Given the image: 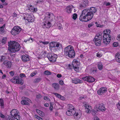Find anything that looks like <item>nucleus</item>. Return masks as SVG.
<instances>
[{"instance_id": "1", "label": "nucleus", "mask_w": 120, "mask_h": 120, "mask_svg": "<svg viewBox=\"0 0 120 120\" xmlns=\"http://www.w3.org/2000/svg\"><path fill=\"white\" fill-rule=\"evenodd\" d=\"M97 11L96 8L92 7L83 10L79 17V20L81 21L87 22L91 20L94 14Z\"/></svg>"}, {"instance_id": "2", "label": "nucleus", "mask_w": 120, "mask_h": 120, "mask_svg": "<svg viewBox=\"0 0 120 120\" xmlns=\"http://www.w3.org/2000/svg\"><path fill=\"white\" fill-rule=\"evenodd\" d=\"M8 50L10 51V55L12 53H15L19 50L20 46L18 43L16 41H10L8 42ZM8 53L9 54V52Z\"/></svg>"}, {"instance_id": "3", "label": "nucleus", "mask_w": 120, "mask_h": 120, "mask_svg": "<svg viewBox=\"0 0 120 120\" xmlns=\"http://www.w3.org/2000/svg\"><path fill=\"white\" fill-rule=\"evenodd\" d=\"M49 47L50 49L54 52L59 51L62 48L61 44L56 41L50 42L49 44Z\"/></svg>"}, {"instance_id": "4", "label": "nucleus", "mask_w": 120, "mask_h": 120, "mask_svg": "<svg viewBox=\"0 0 120 120\" xmlns=\"http://www.w3.org/2000/svg\"><path fill=\"white\" fill-rule=\"evenodd\" d=\"M64 55L68 56L70 58H73L75 57V52L73 47L69 45L65 47L64 49Z\"/></svg>"}, {"instance_id": "5", "label": "nucleus", "mask_w": 120, "mask_h": 120, "mask_svg": "<svg viewBox=\"0 0 120 120\" xmlns=\"http://www.w3.org/2000/svg\"><path fill=\"white\" fill-rule=\"evenodd\" d=\"M47 57L49 61L52 63L55 62L57 57L56 54L51 52H49L47 54Z\"/></svg>"}, {"instance_id": "6", "label": "nucleus", "mask_w": 120, "mask_h": 120, "mask_svg": "<svg viewBox=\"0 0 120 120\" xmlns=\"http://www.w3.org/2000/svg\"><path fill=\"white\" fill-rule=\"evenodd\" d=\"M21 28L18 26H14L11 31V34L13 35H16L20 32Z\"/></svg>"}, {"instance_id": "7", "label": "nucleus", "mask_w": 120, "mask_h": 120, "mask_svg": "<svg viewBox=\"0 0 120 120\" xmlns=\"http://www.w3.org/2000/svg\"><path fill=\"white\" fill-rule=\"evenodd\" d=\"M11 115L14 117L15 119L18 120H20L21 116L18 114L19 111L16 109L12 110L10 112Z\"/></svg>"}, {"instance_id": "8", "label": "nucleus", "mask_w": 120, "mask_h": 120, "mask_svg": "<svg viewBox=\"0 0 120 120\" xmlns=\"http://www.w3.org/2000/svg\"><path fill=\"white\" fill-rule=\"evenodd\" d=\"M54 17L53 14L51 12H47L45 15L44 19L46 21H51Z\"/></svg>"}, {"instance_id": "9", "label": "nucleus", "mask_w": 120, "mask_h": 120, "mask_svg": "<svg viewBox=\"0 0 120 120\" xmlns=\"http://www.w3.org/2000/svg\"><path fill=\"white\" fill-rule=\"evenodd\" d=\"M110 30H106V31H104L103 32V37H104L109 38H111V36L110 34Z\"/></svg>"}, {"instance_id": "10", "label": "nucleus", "mask_w": 120, "mask_h": 120, "mask_svg": "<svg viewBox=\"0 0 120 120\" xmlns=\"http://www.w3.org/2000/svg\"><path fill=\"white\" fill-rule=\"evenodd\" d=\"M96 108L97 109H98L97 110V111H99L100 110L102 111H104L106 110V109L105 108L104 104L102 103L99 104V107H96Z\"/></svg>"}, {"instance_id": "11", "label": "nucleus", "mask_w": 120, "mask_h": 120, "mask_svg": "<svg viewBox=\"0 0 120 120\" xmlns=\"http://www.w3.org/2000/svg\"><path fill=\"white\" fill-rule=\"evenodd\" d=\"M75 119H79L82 116V113L80 111H79L77 112L75 111V112L74 115H73Z\"/></svg>"}, {"instance_id": "12", "label": "nucleus", "mask_w": 120, "mask_h": 120, "mask_svg": "<svg viewBox=\"0 0 120 120\" xmlns=\"http://www.w3.org/2000/svg\"><path fill=\"white\" fill-rule=\"evenodd\" d=\"M107 90V88L105 87L101 88L100 90H98V94L101 95L103 94L104 93L106 92Z\"/></svg>"}, {"instance_id": "13", "label": "nucleus", "mask_w": 120, "mask_h": 120, "mask_svg": "<svg viewBox=\"0 0 120 120\" xmlns=\"http://www.w3.org/2000/svg\"><path fill=\"white\" fill-rule=\"evenodd\" d=\"M3 65H5L8 68H10L11 67L12 64L9 61L5 60L4 61Z\"/></svg>"}, {"instance_id": "14", "label": "nucleus", "mask_w": 120, "mask_h": 120, "mask_svg": "<svg viewBox=\"0 0 120 120\" xmlns=\"http://www.w3.org/2000/svg\"><path fill=\"white\" fill-rule=\"evenodd\" d=\"M26 17H27V20L29 22H32L34 21V17H32L31 15L27 14L26 15Z\"/></svg>"}, {"instance_id": "15", "label": "nucleus", "mask_w": 120, "mask_h": 120, "mask_svg": "<svg viewBox=\"0 0 120 120\" xmlns=\"http://www.w3.org/2000/svg\"><path fill=\"white\" fill-rule=\"evenodd\" d=\"M102 34H98L96 35L95 38L93 40H96L101 41V40L102 39Z\"/></svg>"}, {"instance_id": "16", "label": "nucleus", "mask_w": 120, "mask_h": 120, "mask_svg": "<svg viewBox=\"0 0 120 120\" xmlns=\"http://www.w3.org/2000/svg\"><path fill=\"white\" fill-rule=\"evenodd\" d=\"M111 38H109L103 37L104 43L106 45L109 44L110 42Z\"/></svg>"}, {"instance_id": "17", "label": "nucleus", "mask_w": 120, "mask_h": 120, "mask_svg": "<svg viewBox=\"0 0 120 120\" xmlns=\"http://www.w3.org/2000/svg\"><path fill=\"white\" fill-rule=\"evenodd\" d=\"M21 57L22 60L24 62H27L30 60L28 56L27 55H22Z\"/></svg>"}, {"instance_id": "18", "label": "nucleus", "mask_w": 120, "mask_h": 120, "mask_svg": "<svg viewBox=\"0 0 120 120\" xmlns=\"http://www.w3.org/2000/svg\"><path fill=\"white\" fill-rule=\"evenodd\" d=\"M16 82H15V84H20L21 85H22L23 84V81L21 79H19V77L18 76H16Z\"/></svg>"}, {"instance_id": "19", "label": "nucleus", "mask_w": 120, "mask_h": 120, "mask_svg": "<svg viewBox=\"0 0 120 120\" xmlns=\"http://www.w3.org/2000/svg\"><path fill=\"white\" fill-rule=\"evenodd\" d=\"M80 64L79 62L75 59H74L72 62V65L73 67L79 66Z\"/></svg>"}, {"instance_id": "20", "label": "nucleus", "mask_w": 120, "mask_h": 120, "mask_svg": "<svg viewBox=\"0 0 120 120\" xmlns=\"http://www.w3.org/2000/svg\"><path fill=\"white\" fill-rule=\"evenodd\" d=\"M75 112V110H73L72 111L68 110L66 112V114L68 116H73Z\"/></svg>"}, {"instance_id": "21", "label": "nucleus", "mask_w": 120, "mask_h": 120, "mask_svg": "<svg viewBox=\"0 0 120 120\" xmlns=\"http://www.w3.org/2000/svg\"><path fill=\"white\" fill-rule=\"evenodd\" d=\"M52 87L56 90H58L59 89V85L58 83H53L52 84Z\"/></svg>"}, {"instance_id": "22", "label": "nucleus", "mask_w": 120, "mask_h": 120, "mask_svg": "<svg viewBox=\"0 0 120 120\" xmlns=\"http://www.w3.org/2000/svg\"><path fill=\"white\" fill-rule=\"evenodd\" d=\"M115 57L116 61L118 63H120V53H116Z\"/></svg>"}, {"instance_id": "23", "label": "nucleus", "mask_w": 120, "mask_h": 120, "mask_svg": "<svg viewBox=\"0 0 120 120\" xmlns=\"http://www.w3.org/2000/svg\"><path fill=\"white\" fill-rule=\"evenodd\" d=\"M82 81L78 79H75L73 80V82L75 84H77L79 83H82Z\"/></svg>"}, {"instance_id": "24", "label": "nucleus", "mask_w": 120, "mask_h": 120, "mask_svg": "<svg viewBox=\"0 0 120 120\" xmlns=\"http://www.w3.org/2000/svg\"><path fill=\"white\" fill-rule=\"evenodd\" d=\"M73 7V6L72 5L67 7L66 9V10L67 12L69 13H71L72 11V8Z\"/></svg>"}, {"instance_id": "25", "label": "nucleus", "mask_w": 120, "mask_h": 120, "mask_svg": "<svg viewBox=\"0 0 120 120\" xmlns=\"http://www.w3.org/2000/svg\"><path fill=\"white\" fill-rule=\"evenodd\" d=\"M88 82H94L95 80L94 78L91 76H88Z\"/></svg>"}, {"instance_id": "26", "label": "nucleus", "mask_w": 120, "mask_h": 120, "mask_svg": "<svg viewBox=\"0 0 120 120\" xmlns=\"http://www.w3.org/2000/svg\"><path fill=\"white\" fill-rule=\"evenodd\" d=\"M68 110L72 111L76 110L74 107L71 105L69 104L68 105Z\"/></svg>"}, {"instance_id": "27", "label": "nucleus", "mask_w": 120, "mask_h": 120, "mask_svg": "<svg viewBox=\"0 0 120 120\" xmlns=\"http://www.w3.org/2000/svg\"><path fill=\"white\" fill-rule=\"evenodd\" d=\"M36 111L40 116H44V113L43 112L37 109H36Z\"/></svg>"}, {"instance_id": "28", "label": "nucleus", "mask_w": 120, "mask_h": 120, "mask_svg": "<svg viewBox=\"0 0 120 120\" xmlns=\"http://www.w3.org/2000/svg\"><path fill=\"white\" fill-rule=\"evenodd\" d=\"M90 71L92 73L95 74L97 72V68L96 67L93 68H91Z\"/></svg>"}, {"instance_id": "29", "label": "nucleus", "mask_w": 120, "mask_h": 120, "mask_svg": "<svg viewBox=\"0 0 120 120\" xmlns=\"http://www.w3.org/2000/svg\"><path fill=\"white\" fill-rule=\"evenodd\" d=\"M5 26V24H4L3 26L0 27V33H3L4 32V28Z\"/></svg>"}, {"instance_id": "30", "label": "nucleus", "mask_w": 120, "mask_h": 120, "mask_svg": "<svg viewBox=\"0 0 120 120\" xmlns=\"http://www.w3.org/2000/svg\"><path fill=\"white\" fill-rule=\"evenodd\" d=\"M98 66L100 70H101L103 69V65L102 63L100 62L98 63Z\"/></svg>"}, {"instance_id": "31", "label": "nucleus", "mask_w": 120, "mask_h": 120, "mask_svg": "<svg viewBox=\"0 0 120 120\" xmlns=\"http://www.w3.org/2000/svg\"><path fill=\"white\" fill-rule=\"evenodd\" d=\"M95 43V45L97 46H99L101 45V41H97L96 40H93Z\"/></svg>"}, {"instance_id": "32", "label": "nucleus", "mask_w": 120, "mask_h": 120, "mask_svg": "<svg viewBox=\"0 0 120 120\" xmlns=\"http://www.w3.org/2000/svg\"><path fill=\"white\" fill-rule=\"evenodd\" d=\"M21 103L22 105H29L30 104L29 102L24 100H22L21 101Z\"/></svg>"}, {"instance_id": "33", "label": "nucleus", "mask_w": 120, "mask_h": 120, "mask_svg": "<svg viewBox=\"0 0 120 120\" xmlns=\"http://www.w3.org/2000/svg\"><path fill=\"white\" fill-rule=\"evenodd\" d=\"M46 21H45V23H44V25H43V28H49L50 27V25H48L47 24V23Z\"/></svg>"}, {"instance_id": "34", "label": "nucleus", "mask_w": 120, "mask_h": 120, "mask_svg": "<svg viewBox=\"0 0 120 120\" xmlns=\"http://www.w3.org/2000/svg\"><path fill=\"white\" fill-rule=\"evenodd\" d=\"M41 80L40 78H38L35 79L34 80V82L35 83H37L39 82Z\"/></svg>"}, {"instance_id": "35", "label": "nucleus", "mask_w": 120, "mask_h": 120, "mask_svg": "<svg viewBox=\"0 0 120 120\" xmlns=\"http://www.w3.org/2000/svg\"><path fill=\"white\" fill-rule=\"evenodd\" d=\"M14 117L11 115H8L7 118V120H15Z\"/></svg>"}, {"instance_id": "36", "label": "nucleus", "mask_w": 120, "mask_h": 120, "mask_svg": "<svg viewBox=\"0 0 120 120\" xmlns=\"http://www.w3.org/2000/svg\"><path fill=\"white\" fill-rule=\"evenodd\" d=\"M86 5H85L82 2L81 3V4H80L79 6V8L81 9L85 8L86 7Z\"/></svg>"}, {"instance_id": "37", "label": "nucleus", "mask_w": 120, "mask_h": 120, "mask_svg": "<svg viewBox=\"0 0 120 120\" xmlns=\"http://www.w3.org/2000/svg\"><path fill=\"white\" fill-rule=\"evenodd\" d=\"M22 99L23 100L26 101H27L29 102H31V101L28 98L26 97H23L22 98Z\"/></svg>"}, {"instance_id": "38", "label": "nucleus", "mask_w": 120, "mask_h": 120, "mask_svg": "<svg viewBox=\"0 0 120 120\" xmlns=\"http://www.w3.org/2000/svg\"><path fill=\"white\" fill-rule=\"evenodd\" d=\"M0 105L1 108H3L4 106V101L2 99L0 100Z\"/></svg>"}, {"instance_id": "39", "label": "nucleus", "mask_w": 120, "mask_h": 120, "mask_svg": "<svg viewBox=\"0 0 120 120\" xmlns=\"http://www.w3.org/2000/svg\"><path fill=\"white\" fill-rule=\"evenodd\" d=\"M82 3L87 6L88 4L89 1L88 0H83Z\"/></svg>"}, {"instance_id": "40", "label": "nucleus", "mask_w": 120, "mask_h": 120, "mask_svg": "<svg viewBox=\"0 0 120 120\" xmlns=\"http://www.w3.org/2000/svg\"><path fill=\"white\" fill-rule=\"evenodd\" d=\"M95 109H96V110H95L94 109H92L91 111L92 113L94 115H95L96 113L98 112L97 111V110H98V109H97L96 107L95 108Z\"/></svg>"}, {"instance_id": "41", "label": "nucleus", "mask_w": 120, "mask_h": 120, "mask_svg": "<svg viewBox=\"0 0 120 120\" xmlns=\"http://www.w3.org/2000/svg\"><path fill=\"white\" fill-rule=\"evenodd\" d=\"M44 73L46 75H50L51 74V72L48 71H45Z\"/></svg>"}, {"instance_id": "42", "label": "nucleus", "mask_w": 120, "mask_h": 120, "mask_svg": "<svg viewBox=\"0 0 120 120\" xmlns=\"http://www.w3.org/2000/svg\"><path fill=\"white\" fill-rule=\"evenodd\" d=\"M91 108V106H90V108H87V109H85L86 112L89 113H90L91 112L90 109Z\"/></svg>"}, {"instance_id": "43", "label": "nucleus", "mask_w": 120, "mask_h": 120, "mask_svg": "<svg viewBox=\"0 0 120 120\" xmlns=\"http://www.w3.org/2000/svg\"><path fill=\"white\" fill-rule=\"evenodd\" d=\"M77 14L76 13H74L72 15V18L73 19L75 20L77 18Z\"/></svg>"}, {"instance_id": "44", "label": "nucleus", "mask_w": 120, "mask_h": 120, "mask_svg": "<svg viewBox=\"0 0 120 120\" xmlns=\"http://www.w3.org/2000/svg\"><path fill=\"white\" fill-rule=\"evenodd\" d=\"M73 67L75 71L77 72H79V66Z\"/></svg>"}, {"instance_id": "45", "label": "nucleus", "mask_w": 120, "mask_h": 120, "mask_svg": "<svg viewBox=\"0 0 120 120\" xmlns=\"http://www.w3.org/2000/svg\"><path fill=\"white\" fill-rule=\"evenodd\" d=\"M5 59V57L4 56H2L1 57L0 59V61L3 62L4 61Z\"/></svg>"}, {"instance_id": "46", "label": "nucleus", "mask_w": 120, "mask_h": 120, "mask_svg": "<svg viewBox=\"0 0 120 120\" xmlns=\"http://www.w3.org/2000/svg\"><path fill=\"white\" fill-rule=\"evenodd\" d=\"M55 96L59 98H60L61 95L57 93H53Z\"/></svg>"}, {"instance_id": "47", "label": "nucleus", "mask_w": 120, "mask_h": 120, "mask_svg": "<svg viewBox=\"0 0 120 120\" xmlns=\"http://www.w3.org/2000/svg\"><path fill=\"white\" fill-rule=\"evenodd\" d=\"M16 76L14 77L13 79L11 80V81L15 84V82H16Z\"/></svg>"}, {"instance_id": "48", "label": "nucleus", "mask_w": 120, "mask_h": 120, "mask_svg": "<svg viewBox=\"0 0 120 120\" xmlns=\"http://www.w3.org/2000/svg\"><path fill=\"white\" fill-rule=\"evenodd\" d=\"M6 39L7 38H3L2 40V43H5L6 42Z\"/></svg>"}, {"instance_id": "49", "label": "nucleus", "mask_w": 120, "mask_h": 120, "mask_svg": "<svg viewBox=\"0 0 120 120\" xmlns=\"http://www.w3.org/2000/svg\"><path fill=\"white\" fill-rule=\"evenodd\" d=\"M88 76H86L85 77H84L82 78V79L85 81H88Z\"/></svg>"}, {"instance_id": "50", "label": "nucleus", "mask_w": 120, "mask_h": 120, "mask_svg": "<svg viewBox=\"0 0 120 120\" xmlns=\"http://www.w3.org/2000/svg\"><path fill=\"white\" fill-rule=\"evenodd\" d=\"M53 103H52L51 102H50V106L49 109L51 110H52L53 109Z\"/></svg>"}, {"instance_id": "51", "label": "nucleus", "mask_w": 120, "mask_h": 120, "mask_svg": "<svg viewBox=\"0 0 120 120\" xmlns=\"http://www.w3.org/2000/svg\"><path fill=\"white\" fill-rule=\"evenodd\" d=\"M97 56L98 57H100L102 56V54L99 52H98L97 54Z\"/></svg>"}, {"instance_id": "52", "label": "nucleus", "mask_w": 120, "mask_h": 120, "mask_svg": "<svg viewBox=\"0 0 120 120\" xmlns=\"http://www.w3.org/2000/svg\"><path fill=\"white\" fill-rule=\"evenodd\" d=\"M19 76L20 77L22 78L23 77H26L25 74H24L21 73L20 74Z\"/></svg>"}, {"instance_id": "53", "label": "nucleus", "mask_w": 120, "mask_h": 120, "mask_svg": "<svg viewBox=\"0 0 120 120\" xmlns=\"http://www.w3.org/2000/svg\"><path fill=\"white\" fill-rule=\"evenodd\" d=\"M46 52H45V51L43 53V54L42 55V56L43 57H45L46 56H47V55H46Z\"/></svg>"}, {"instance_id": "54", "label": "nucleus", "mask_w": 120, "mask_h": 120, "mask_svg": "<svg viewBox=\"0 0 120 120\" xmlns=\"http://www.w3.org/2000/svg\"><path fill=\"white\" fill-rule=\"evenodd\" d=\"M94 120H100L99 118L97 116H95L94 117Z\"/></svg>"}, {"instance_id": "55", "label": "nucleus", "mask_w": 120, "mask_h": 120, "mask_svg": "<svg viewBox=\"0 0 120 120\" xmlns=\"http://www.w3.org/2000/svg\"><path fill=\"white\" fill-rule=\"evenodd\" d=\"M59 83L61 85H63L64 84V82L62 80H61L59 81Z\"/></svg>"}, {"instance_id": "56", "label": "nucleus", "mask_w": 120, "mask_h": 120, "mask_svg": "<svg viewBox=\"0 0 120 120\" xmlns=\"http://www.w3.org/2000/svg\"><path fill=\"white\" fill-rule=\"evenodd\" d=\"M118 43L116 42H114L113 43V46L115 47H117L118 46Z\"/></svg>"}, {"instance_id": "57", "label": "nucleus", "mask_w": 120, "mask_h": 120, "mask_svg": "<svg viewBox=\"0 0 120 120\" xmlns=\"http://www.w3.org/2000/svg\"><path fill=\"white\" fill-rule=\"evenodd\" d=\"M14 71H12L9 72L11 76H13L14 75Z\"/></svg>"}, {"instance_id": "58", "label": "nucleus", "mask_w": 120, "mask_h": 120, "mask_svg": "<svg viewBox=\"0 0 120 120\" xmlns=\"http://www.w3.org/2000/svg\"><path fill=\"white\" fill-rule=\"evenodd\" d=\"M84 106L85 107V109H87V108H90V106H90L89 105L86 104H85Z\"/></svg>"}, {"instance_id": "59", "label": "nucleus", "mask_w": 120, "mask_h": 120, "mask_svg": "<svg viewBox=\"0 0 120 120\" xmlns=\"http://www.w3.org/2000/svg\"><path fill=\"white\" fill-rule=\"evenodd\" d=\"M95 24H96V26L97 27H101V25L98 24V22H96Z\"/></svg>"}, {"instance_id": "60", "label": "nucleus", "mask_w": 120, "mask_h": 120, "mask_svg": "<svg viewBox=\"0 0 120 120\" xmlns=\"http://www.w3.org/2000/svg\"><path fill=\"white\" fill-rule=\"evenodd\" d=\"M0 117L1 118H5V116L1 113H0Z\"/></svg>"}, {"instance_id": "61", "label": "nucleus", "mask_w": 120, "mask_h": 120, "mask_svg": "<svg viewBox=\"0 0 120 120\" xmlns=\"http://www.w3.org/2000/svg\"><path fill=\"white\" fill-rule=\"evenodd\" d=\"M94 25V24L92 22L90 24H88V26L89 28L90 27Z\"/></svg>"}, {"instance_id": "62", "label": "nucleus", "mask_w": 120, "mask_h": 120, "mask_svg": "<svg viewBox=\"0 0 120 120\" xmlns=\"http://www.w3.org/2000/svg\"><path fill=\"white\" fill-rule=\"evenodd\" d=\"M30 39L32 40V41H31V42H32L33 41H34V40L33 38H31V37H30V38L29 39H28L27 40V41H29Z\"/></svg>"}, {"instance_id": "63", "label": "nucleus", "mask_w": 120, "mask_h": 120, "mask_svg": "<svg viewBox=\"0 0 120 120\" xmlns=\"http://www.w3.org/2000/svg\"><path fill=\"white\" fill-rule=\"evenodd\" d=\"M41 97V95L40 94H38V95H37V98H40Z\"/></svg>"}, {"instance_id": "64", "label": "nucleus", "mask_w": 120, "mask_h": 120, "mask_svg": "<svg viewBox=\"0 0 120 120\" xmlns=\"http://www.w3.org/2000/svg\"><path fill=\"white\" fill-rule=\"evenodd\" d=\"M118 109L120 110V103H118V104L117 105Z\"/></svg>"}]
</instances>
